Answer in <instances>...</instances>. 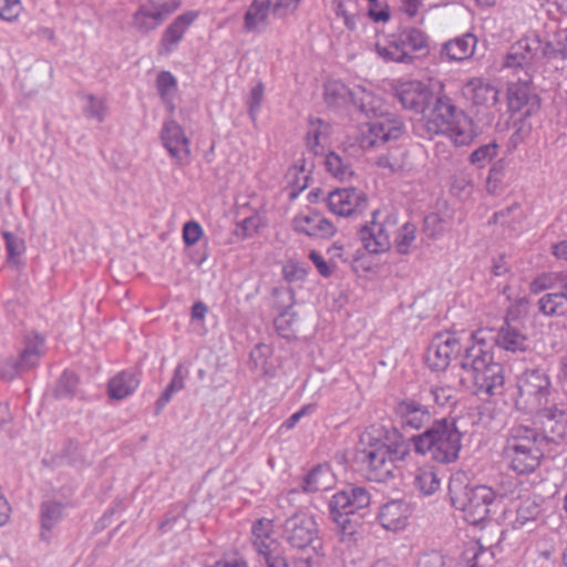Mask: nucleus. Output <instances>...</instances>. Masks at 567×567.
Here are the masks:
<instances>
[{
    "label": "nucleus",
    "mask_w": 567,
    "mask_h": 567,
    "mask_svg": "<svg viewBox=\"0 0 567 567\" xmlns=\"http://www.w3.org/2000/svg\"><path fill=\"white\" fill-rule=\"evenodd\" d=\"M371 118L362 131L360 145L363 150H373L391 141H398L404 133L403 122L383 110V102L362 86L353 87L352 104Z\"/></svg>",
    "instance_id": "obj_1"
},
{
    "label": "nucleus",
    "mask_w": 567,
    "mask_h": 567,
    "mask_svg": "<svg viewBox=\"0 0 567 567\" xmlns=\"http://www.w3.org/2000/svg\"><path fill=\"white\" fill-rule=\"evenodd\" d=\"M482 333L483 330H478L471 334L475 342L465 348L460 365L467 373L476 394L496 395L502 393L504 385L503 367L494 362L492 353L485 349Z\"/></svg>",
    "instance_id": "obj_2"
},
{
    "label": "nucleus",
    "mask_w": 567,
    "mask_h": 567,
    "mask_svg": "<svg viewBox=\"0 0 567 567\" xmlns=\"http://www.w3.org/2000/svg\"><path fill=\"white\" fill-rule=\"evenodd\" d=\"M449 495L452 506L463 513V518L472 525L485 520L492 507L504 496L486 485H472L463 473L451 476Z\"/></svg>",
    "instance_id": "obj_3"
},
{
    "label": "nucleus",
    "mask_w": 567,
    "mask_h": 567,
    "mask_svg": "<svg viewBox=\"0 0 567 567\" xmlns=\"http://www.w3.org/2000/svg\"><path fill=\"white\" fill-rule=\"evenodd\" d=\"M415 452L429 454L432 460L450 464L458 458L462 433L454 419L434 421L422 434L412 436Z\"/></svg>",
    "instance_id": "obj_4"
},
{
    "label": "nucleus",
    "mask_w": 567,
    "mask_h": 567,
    "mask_svg": "<svg viewBox=\"0 0 567 567\" xmlns=\"http://www.w3.org/2000/svg\"><path fill=\"white\" fill-rule=\"evenodd\" d=\"M375 50L386 62L413 64L416 59L430 54L431 38L416 27H406L393 35L388 43H378Z\"/></svg>",
    "instance_id": "obj_5"
},
{
    "label": "nucleus",
    "mask_w": 567,
    "mask_h": 567,
    "mask_svg": "<svg viewBox=\"0 0 567 567\" xmlns=\"http://www.w3.org/2000/svg\"><path fill=\"white\" fill-rule=\"evenodd\" d=\"M517 390L516 405L526 412L533 413L549 403L550 381L544 371L533 369L522 373Z\"/></svg>",
    "instance_id": "obj_6"
},
{
    "label": "nucleus",
    "mask_w": 567,
    "mask_h": 567,
    "mask_svg": "<svg viewBox=\"0 0 567 567\" xmlns=\"http://www.w3.org/2000/svg\"><path fill=\"white\" fill-rule=\"evenodd\" d=\"M433 100L432 106L427 107V112L425 111L415 124L416 134L426 140L445 134L460 112L451 99L445 95L434 97Z\"/></svg>",
    "instance_id": "obj_7"
},
{
    "label": "nucleus",
    "mask_w": 567,
    "mask_h": 567,
    "mask_svg": "<svg viewBox=\"0 0 567 567\" xmlns=\"http://www.w3.org/2000/svg\"><path fill=\"white\" fill-rule=\"evenodd\" d=\"M380 216V212H373L371 223L359 230L363 247L371 254L385 252L391 248V236L396 231L399 224L396 213H388L382 219Z\"/></svg>",
    "instance_id": "obj_8"
},
{
    "label": "nucleus",
    "mask_w": 567,
    "mask_h": 567,
    "mask_svg": "<svg viewBox=\"0 0 567 567\" xmlns=\"http://www.w3.org/2000/svg\"><path fill=\"white\" fill-rule=\"evenodd\" d=\"M44 353V338L38 333L25 336L23 348L18 357L4 359L0 365V377L11 381L35 368Z\"/></svg>",
    "instance_id": "obj_9"
},
{
    "label": "nucleus",
    "mask_w": 567,
    "mask_h": 567,
    "mask_svg": "<svg viewBox=\"0 0 567 567\" xmlns=\"http://www.w3.org/2000/svg\"><path fill=\"white\" fill-rule=\"evenodd\" d=\"M252 547L265 561L266 567H289L280 542L274 536V523L260 518L251 528Z\"/></svg>",
    "instance_id": "obj_10"
},
{
    "label": "nucleus",
    "mask_w": 567,
    "mask_h": 567,
    "mask_svg": "<svg viewBox=\"0 0 567 567\" xmlns=\"http://www.w3.org/2000/svg\"><path fill=\"white\" fill-rule=\"evenodd\" d=\"M357 458L369 481L386 482L393 477L395 465L388 458L385 443L375 440L368 447L359 450Z\"/></svg>",
    "instance_id": "obj_11"
},
{
    "label": "nucleus",
    "mask_w": 567,
    "mask_h": 567,
    "mask_svg": "<svg viewBox=\"0 0 567 567\" xmlns=\"http://www.w3.org/2000/svg\"><path fill=\"white\" fill-rule=\"evenodd\" d=\"M281 535L292 548L305 549L318 540V524L311 515L295 513L284 522Z\"/></svg>",
    "instance_id": "obj_12"
},
{
    "label": "nucleus",
    "mask_w": 567,
    "mask_h": 567,
    "mask_svg": "<svg viewBox=\"0 0 567 567\" xmlns=\"http://www.w3.org/2000/svg\"><path fill=\"white\" fill-rule=\"evenodd\" d=\"M542 39L532 33L513 43L504 56L503 68L525 70L539 60Z\"/></svg>",
    "instance_id": "obj_13"
},
{
    "label": "nucleus",
    "mask_w": 567,
    "mask_h": 567,
    "mask_svg": "<svg viewBox=\"0 0 567 567\" xmlns=\"http://www.w3.org/2000/svg\"><path fill=\"white\" fill-rule=\"evenodd\" d=\"M331 213L341 217H353L363 214L368 208V198L362 190L355 188H339L327 197Z\"/></svg>",
    "instance_id": "obj_14"
},
{
    "label": "nucleus",
    "mask_w": 567,
    "mask_h": 567,
    "mask_svg": "<svg viewBox=\"0 0 567 567\" xmlns=\"http://www.w3.org/2000/svg\"><path fill=\"white\" fill-rule=\"evenodd\" d=\"M163 146L179 166H185L190 159V142L183 127L174 120L165 121L161 131Z\"/></svg>",
    "instance_id": "obj_15"
},
{
    "label": "nucleus",
    "mask_w": 567,
    "mask_h": 567,
    "mask_svg": "<svg viewBox=\"0 0 567 567\" xmlns=\"http://www.w3.org/2000/svg\"><path fill=\"white\" fill-rule=\"evenodd\" d=\"M536 417L542 425V435L546 436L547 446L550 443H558L567 436V414L557 404L545 405L535 411Z\"/></svg>",
    "instance_id": "obj_16"
},
{
    "label": "nucleus",
    "mask_w": 567,
    "mask_h": 567,
    "mask_svg": "<svg viewBox=\"0 0 567 567\" xmlns=\"http://www.w3.org/2000/svg\"><path fill=\"white\" fill-rule=\"evenodd\" d=\"M548 446H520L516 449H503V457L508 462L509 468L517 474H529L535 472L548 452Z\"/></svg>",
    "instance_id": "obj_17"
},
{
    "label": "nucleus",
    "mask_w": 567,
    "mask_h": 567,
    "mask_svg": "<svg viewBox=\"0 0 567 567\" xmlns=\"http://www.w3.org/2000/svg\"><path fill=\"white\" fill-rule=\"evenodd\" d=\"M401 105L416 114H423L434 99L432 91L420 81L402 83L396 90Z\"/></svg>",
    "instance_id": "obj_18"
},
{
    "label": "nucleus",
    "mask_w": 567,
    "mask_h": 567,
    "mask_svg": "<svg viewBox=\"0 0 567 567\" xmlns=\"http://www.w3.org/2000/svg\"><path fill=\"white\" fill-rule=\"evenodd\" d=\"M508 107L520 117H529L540 109V99L533 92L528 81L513 83L507 92Z\"/></svg>",
    "instance_id": "obj_19"
},
{
    "label": "nucleus",
    "mask_w": 567,
    "mask_h": 567,
    "mask_svg": "<svg viewBox=\"0 0 567 567\" xmlns=\"http://www.w3.org/2000/svg\"><path fill=\"white\" fill-rule=\"evenodd\" d=\"M523 446H547L546 436L539 429L530 424H513L506 433L503 449H516Z\"/></svg>",
    "instance_id": "obj_20"
},
{
    "label": "nucleus",
    "mask_w": 567,
    "mask_h": 567,
    "mask_svg": "<svg viewBox=\"0 0 567 567\" xmlns=\"http://www.w3.org/2000/svg\"><path fill=\"white\" fill-rule=\"evenodd\" d=\"M411 514L409 504L403 499H392L383 504L378 513V520L386 530H401Z\"/></svg>",
    "instance_id": "obj_21"
},
{
    "label": "nucleus",
    "mask_w": 567,
    "mask_h": 567,
    "mask_svg": "<svg viewBox=\"0 0 567 567\" xmlns=\"http://www.w3.org/2000/svg\"><path fill=\"white\" fill-rule=\"evenodd\" d=\"M395 413L404 427L420 429L430 420L429 404L420 399L401 401L395 408Z\"/></svg>",
    "instance_id": "obj_22"
},
{
    "label": "nucleus",
    "mask_w": 567,
    "mask_h": 567,
    "mask_svg": "<svg viewBox=\"0 0 567 567\" xmlns=\"http://www.w3.org/2000/svg\"><path fill=\"white\" fill-rule=\"evenodd\" d=\"M477 39L472 33L453 38L441 45L440 59L449 62L467 60L473 55Z\"/></svg>",
    "instance_id": "obj_23"
},
{
    "label": "nucleus",
    "mask_w": 567,
    "mask_h": 567,
    "mask_svg": "<svg viewBox=\"0 0 567 567\" xmlns=\"http://www.w3.org/2000/svg\"><path fill=\"white\" fill-rule=\"evenodd\" d=\"M491 339L498 349L512 353L525 352L528 348L526 336L508 321H505Z\"/></svg>",
    "instance_id": "obj_24"
},
{
    "label": "nucleus",
    "mask_w": 567,
    "mask_h": 567,
    "mask_svg": "<svg viewBox=\"0 0 567 567\" xmlns=\"http://www.w3.org/2000/svg\"><path fill=\"white\" fill-rule=\"evenodd\" d=\"M295 229L309 237H331L337 229L333 224L318 212L298 216L293 219Z\"/></svg>",
    "instance_id": "obj_25"
},
{
    "label": "nucleus",
    "mask_w": 567,
    "mask_h": 567,
    "mask_svg": "<svg viewBox=\"0 0 567 567\" xmlns=\"http://www.w3.org/2000/svg\"><path fill=\"white\" fill-rule=\"evenodd\" d=\"M444 135H447L455 146H466L475 140L478 131L474 121L460 110Z\"/></svg>",
    "instance_id": "obj_26"
},
{
    "label": "nucleus",
    "mask_w": 567,
    "mask_h": 567,
    "mask_svg": "<svg viewBox=\"0 0 567 567\" xmlns=\"http://www.w3.org/2000/svg\"><path fill=\"white\" fill-rule=\"evenodd\" d=\"M542 522V506L534 498L522 499L516 508L515 519L512 520L514 529H535Z\"/></svg>",
    "instance_id": "obj_27"
},
{
    "label": "nucleus",
    "mask_w": 567,
    "mask_h": 567,
    "mask_svg": "<svg viewBox=\"0 0 567 567\" xmlns=\"http://www.w3.org/2000/svg\"><path fill=\"white\" fill-rule=\"evenodd\" d=\"M197 18V13L194 11L185 12L178 16L164 31L161 45L165 52H171L175 45L183 39L185 32L189 25Z\"/></svg>",
    "instance_id": "obj_28"
},
{
    "label": "nucleus",
    "mask_w": 567,
    "mask_h": 567,
    "mask_svg": "<svg viewBox=\"0 0 567 567\" xmlns=\"http://www.w3.org/2000/svg\"><path fill=\"white\" fill-rule=\"evenodd\" d=\"M334 484V475L327 464H319L313 467L302 481V489L307 493L327 491Z\"/></svg>",
    "instance_id": "obj_29"
},
{
    "label": "nucleus",
    "mask_w": 567,
    "mask_h": 567,
    "mask_svg": "<svg viewBox=\"0 0 567 567\" xmlns=\"http://www.w3.org/2000/svg\"><path fill=\"white\" fill-rule=\"evenodd\" d=\"M441 476L439 470L431 464H425L416 468L414 473V486L423 495H432L441 487Z\"/></svg>",
    "instance_id": "obj_30"
},
{
    "label": "nucleus",
    "mask_w": 567,
    "mask_h": 567,
    "mask_svg": "<svg viewBox=\"0 0 567 567\" xmlns=\"http://www.w3.org/2000/svg\"><path fill=\"white\" fill-rule=\"evenodd\" d=\"M163 22L152 4H141L132 18V27L141 34H147L157 29Z\"/></svg>",
    "instance_id": "obj_31"
},
{
    "label": "nucleus",
    "mask_w": 567,
    "mask_h": 567,
    "mask_svg": "<svg viewBox=\"0 0 567 567\" xmlns=\"http://www.w3.org/2000/svg\"><path fill=\"white\" fill-rule=\"evenodd\" d=\"M419 398L429 405L432 402L440 406H452L456 403V390L450 385L422 388Z\"/></svg>",
    "instance_id": "obj_32"
},
{
    "label": "nucleus",
    "mask_w": 567,
    "mask_h": 567,
    "mask_svg": "<svg viewBox=\"0 0 567 567\" xmlns=\"http://www.w3.org/2000/svg\"><path fill=\"white\" fill-rule=\"evenodd\" d=\"M140 380L132 372H121L109 383V395L122 400L132 394L138 386Z\"/></svg>",
    "instance_id": "obj_33"
},
{
    "label": "nucleus",
    "mask_w": 567,
    "mask_h": 567,
    "mask_svg": "<svg viewBox=\"0 0 567 567\" xmlns=\"http://www.w3.org/2000/svg\"><path fill=\"white\" fill-rule=\"evenodd\" d=\"M330 134V125L320 117L310 116L308 120V131L306 134V145L313 154L320 152L322 140Z\"/></svg>",
    "instance_id": "obj_34"
},
{
    "label": "nucleus",
    "mask_w": 567,
    "mask_h": 567,
    "mask_svg": "<svg viewBox=\"0 0 567 567\" xmlns=\"http://www.w3.org/2000/svg\"><path fill=\"white\" fill-rule=\"evenodd\" d=\"M353 89L340 81H330L324 85V100L328 105L341 107L352 104Z\"/></svg>",
    "instance_id": "obj_35"
},
{
    "label": "nucleus",
    "mask_w": 567,
    "mask_h": 567,
    "mask_svg": "<svg viewBox=\"0 0 567 567\" xmlns=\"http://www.w3.org/2000/svg\"><path fill=\"white\" fill-rule=\"evenodd\" d=\"M270 11V0H252L244 16V28L247 31H255L260 23L266 22Z\"/></svg>",
    "instance_id": "obj_36"
},
{
    "label": "nucleus",
    "mask_w": 567,
    "mask_h": 567,
    "mask_svg": "<svg viewBox=\"0 0 567 567\" xmlns=\"http://www.w3.org/2000/svg\"><path fill=\"white\" fill-rule=\"evenodd\" d=\"M433 341L435 342V346H440V350L450 362L454 357L460 355L462 358L464 352L461 353V351L463 348L465 349L467 347L462 344V338L460 336L452 332L437 333L433 338Z\"/></svg>",
    "instance_id": "obj_37"
},
{
    "label": "nucleus",
    "mask_w": 567,
    "mask_h": 567,
    "mask_svg": "<svg viewBox=\"0 0 567 567\" xmlns=\"http://www.w3.org/2000/svg\"><path fill=\"white\" fill-rule=\"evenodd\" d=\"M415 234L416 226L412 223H405L401 227L396 226L393 245L399 254L406 255L410 252V249L415 241Z\"/></svg>",
    "instance_id": "obj_38"
},
{
    "label": "nucleus",
    "mask_w": 567,
    "mask_h": 567,
    "mask_svg": "<svg viewBox=\"0 0 567 567\" xmlns=\"http://www.w3.org/2000/svg\"><path fill=\"white\" fill-rule=\"evenodd\" d=\"M156 86L163 102L167 104L171 111H173L174 105L172 100L177 87L175 76L168 71L159 72L156 79Z\"/></svg>",
    "instance_id": "obj_39"
},
{
    "label": "nucleus",
    "mask_w": 567,
    "mask_h": 567,
    "mask_svg": "<svg viewBox=\"0 0 567 567\" xmlns=\"http://www.w3.org/2000/svg\"><path fill=\"white\" fill-rule=\"evenodd\" d=\"M324 163L327 171L341 181L349 178L353 174L349 161L334 152H330L327 155Z\"/></svg>",
    "instance_id": "obj_40"
},
{
    "label": "nucleus",
    "mask_w": 567,
    "mask_h": 567,
    "mask_svg": "<svg viewBox=\"0 0 567 567\" xmlns=\"http://www.w3.org/2000/svg\"><path fill=\"white\" fill-rule=\"evenodd\" d=\"M351 486L336 493L329 502L330 513H338L339 511L346 513H355L359 511L354 498L350 495Z\"/></svg>",
    "instance_id": "obj_41"
},
{
    "label": "nucleus",
    "mask_w": 567,
    "mask_h": 567,
    "mask_svg": "<svg viewBox=\"0 0 567 567\" xmlns=\"http://www.w3.org/2000/svg\"><path fill=\"white\" fill-rule=\"evenodd\" d=\"M565 301L566 300L564 299L559 289H556V291L545 293L538 300V310L545 316L559 315L563 313V310L560 309L563 308Z\"/></svg>",
    "instance_id": "obj_42"
},
{
    "label": "nucleus",
    "mask_w": 567,
    "mask_h": 567,
    "mask_svg": "<svg viewBox=\"0 0 567 567\" xmlns=\"http://www.w3.org/2000/svg\"><path fill=\"white\" fill-rule=\"evenodd\" d=\"M79 385V378L71 371H64L58 380L54 395L58 399L73 398Z\"/></svg>",
    "instance_id": "obj_43"
},
{
    "label": "nucleus",
    "mask_w": 567,
    "mask_h": 567,
    "mask_svg": "<svg viewBox=\"0 0 567 567\" xmlns=\"http://www.w3.org/2000/svg\"><path fill=\"white\" fill-rule=\"evenodd\" d=\"M498 144L491 142L480 146L468 157V162L477 168H483L489 164L493 158L497 155Z\"/></svg>",
    "instance_id": "obj_44"
},
{
    "label": "nucleus",
    "mask_w": 567,
    "mask_h": 567,
    "mask_svg": "<svg viewBox=\"0 0 567 567\" xmlns=\"http://www.w3.org/2000/svg\"><path fill=\"white\" fill-rule=\"evenodd\" d=\"M85 104L83 106V113L86 117L96 120L97 122H103L106 112L107 106L103 99L96 97L93 94H86L84 96Z\"/></svg>",
    "instance_id": "obj_45"
},
{
    "label": "nucleus",
    "mask_w": 567,
    "mask_h": 567,
    "mask_svg": "<svg viewBox=\"0 0 567 567\" xmlns=\"http://www.w3.org/2000/svg\"><path fill=\"white\" fill-rule=\"evenodd\" d=\"M560 275L556 272H543L536 276L529 284L532 293H540L546 290H556L559 286Z\"/></svg>",
    "instance_id": "obj_46"
},
{
    "label": "nucleus",
    "mask_w": 567,
    "mask_h": 567,
    "mask_svg": "<svg viewBox=\"0 0 567 567\" xmlns=\"http://www.w3.org/2000/svg\"><path fill=\"white\" fill-rule=\"evenodd\" d=\"M62 516V505L55 502H44L41 505L42 527L51 529Z\"/></svg>",
    "instance_id": "obj_47"
},
{
    "label": "nucleus",
    "mask_w": 567,
    "mask_h": 567,
    "mask_svg": "<svg viewBox=\"0 0 567 567\" xmlns=\"http://www.w3.org/2000/svg\"><path fill=\"white\" fill-rule=\"evenodd\" d=\"M3 238L6 240L9 262L17 264L18 258L25 250L24 240L10 231H3Z\"/></svg>",
    "instance_id": "obj_48"
},
{
    "label": "nucleus",
    "mask_w": 567,
    "mask_h": 567,
    "mask_svg": "<svg viewBox=\"0 0 567 567\" xmlns=\"http://www.w3.org/2000/svg\"><path fill=\"white\" fill-rule=\"evenodd\" d=\"M388 450V458L392 460V464L396 461H403L410 454V443L402 437H398L391 443H385Z\"/></svg>",
    "instance_id": "obj_49"
},
{
    "label": "nucleus",
    "mask_w": 567,
    "mask_h": 567,
    "mask_svg": "<svg viewBox=\"0 0 567 567\" xmlns=\"http://www.w3.org/2000/svg\"><path fill=\"white\" fill-rule=\"evenodd\" d=\"M265 86L258 82L250 91L248 97V113L252 121H256L257 114L260 110L264 100Z\"/></svg>",
    "instance_id": "obj_50"
},
{
    "label": "nucleus",
    "mask_w": 567,
    "mask_h": 567,
    "mask_svg": "<svg viewBox=\"0 0 567 567\" xmlns=\"http://www.w3.org/2000/svg\"><path fill=\"white\" fill-rule=\"evenodd\" d=\"M426 360L433 370H444L450 364L449 359L440 350V346H435L433 340L429 347Z\"/></svg>",
    "instance_id": "obj_51"
},
{
    "label": "nucleus",
    "mask_w": 567,
    "mask_h": 567,
    "mask_svg": "<svg viewBox=\"0 0 567 567\" xmlns=\"http://www.w3.org/2000/svg\"><path fill=\"white\" fill-rule=\"evenodd\" d=\"M260 219L258 216H250L237 224L236 235L241 239L252 237L258 233Z\"/></svg>",
    "instance_id": "obj_52"
},
{
    "label": "nucleus",
    "mask_w": 567,
    "mask_h": 567,
    "mask_svg": "<svg viewBox=\"0 0 567 567\" xmlns=\"http://www.w3.org/2000/svg\"><path fill=\"white\" fill-rule=\"evenodd\" d=\"M474 99L476 103L495 105L498 101V91L489 84H482L475 89Z\"/></svg>",
    "instance_id": "obj_53"
},
{
    "label": "nucleus",
    "mask_w": 567,
    "mask_h": 567,
    "mask_svg": "<svg viewBox=\"0 0 567 567\" xmlns=\"http://www.w3.org/2000/svg\"><path fill=\"white\" fill-rule=\"evenodd\" d=\"M20 0H0V18L7 21H13L21 12Z\"/></svg>",
    "instance_id": "obj_54"
},
{
    "label": "nucleus",
    "mask_w": 567,
    "mask_h": 567,
    "mask_svg": "<svg viewBox=\"0 0 567 567\" xmlns=\"http://www.w3.org/2000/svg\"><path fill=\"white\" fill-rule=\"evenodd\" d=\"M203 234L200 225L196 221H187L183 228V239L186 246L195 245Z\"/></svg>",
    "instance_id": "obj_55"
},
{
    "label": "nucleus",
    "mask_w": 567,
    "mask_h": 567,
    "mask_svg": "<svg viewBox=\"0 0 567 567\" xmlns=\"http://www.w3.org/2000/svg\"><path fill=\"white\" fill-rule=\"evenodd\" d=\"M352 513H346L339 511L338 513H330L333 522L340 527L342 534L344 535H353L355 533V526L352 524L350 519V515Z\"/></svg>",
    "instance_id": "obj_56"
},
{
    "label": "nucleus",
    "mask_w": 567,
    "mask_h": 567,
    "mask_svg": "<svg viewBox=\"0 0 567 567\" xmlns=\"http://www.w3.org/2000/svg\"><path fill=\"white\" fill-rule=\"evenodd\" d=\"M370 3L369 16L375 22H386L390 19V12L386 6H382L379 0H367Z\"/></svg>",
    "instance_id": "obj_57"
},
{
    "label": "nucleus",
    "mask_w": 567,
    "mask_h": 567,
    "mask_svg": "<svg viewBox=\"0 0 567 567\" xmlns=\"http://www.w3.org/2000/svg\"><path fill=\"white\" fill-rule=\"evenodd\" d=\"M284 278L289 281L303 280L307 276V270L295 262H289L282 268Z\"/></svg>",
    "instance_id": "obj_58"
},
{
    "label": "nucleus",
    "mask_w": 567,
    "mask_h": 567,
    "mask_svg": "<svg viewBox=\"0 0 567 567\" xmlns=\"http://www.w3.org/2000/svg\"><path fill=\"white\" fill-rule=\"evenodd\" d=\"M560 56L561 59H567V49L565 48H555L554 44L549 41H542V50L539 52V60L547 59L551 60Z\"/></svg>",
    "instance_id": "obj_59"
},
{
    "label": "nucleus",
    "mask_w": 567,
    "mask_h": 567,
    "mask_svg": "<svg viewBox=\"0 0 567 567\" xmlns=\"http://www.w3.org/2000/svg\"><path fill=\"white\" fill-rule=\"evenodd\" d=\"M417 567H445L444 557L439 551L423 554L419 558Z\"/></svg>",
    "instance_id": "obj_60"
},
{
    "label": "nucleus",
    "mask_w": 567,
    "mask_h": 567,
    "mask_svg": "<svg viewBox=\"0 0 567 567\" xmlns=\"http://www.w3.org/2000/svg\"><path fill=\"white\" fill-rule=\"evenodd\" d=\"M350 495L354 498L358 509L365 508L371 503V495L365 487L351 485Z\"/></svg>",
    "instance_id": "obj_61"
},
{
    "label": "nucleus",
    "mask_w": 567,
    "mask_h": 567,
    "mask_svg": "<svg viewBox=\"0 0 567 567\" xmlns=\"http://www.w3.org/2000/svg\"><path fill=\"white\" fill-rule=\"evenodd\" d=\"M309 258L311 259V261L313 262L318 272L321 276L329 277L332 274V269L319 252H317L316 250H311L309 254Z\"/></svg>",
    "instance_id": "obj_62"
},
{
    "label": "nucleus",
    "mask_w": 567,
    "mask_h": 567,
    "mask_svg": "<svg viewBox=\"0 0 567 567\" xmlns=\"http://www.w3.org/2000/svg\"><path fill=\"white\" fill-rule=\"evenodd\" d=\"M377 165L382 168H388L391 173L398 172L402 167L400 161L394 158L391 152L380 155L377 159Z\"/></svg>",
    "instance_id": "obj_63"
},
{
    "label": "nucleus",
    "mask_w": 567,
    "mask_h": 567,
    "mask_svg": "<svg viewBox=\"0 0 567 567\" xmlns=\"http://www.w3.org/2000/svg\"><path fill=\"white\" fill-rule=\"evenodd\" d=\"M558 380L563 389L567 391V348L559 357Z\"/></svg>",
    "instance_id": "obj_64"
}]
</instances>
